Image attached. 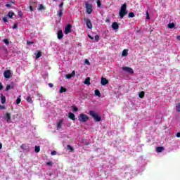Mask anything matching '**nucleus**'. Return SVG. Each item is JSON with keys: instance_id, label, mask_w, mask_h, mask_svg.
<instances>
[{"instance_id": "a18cd8bd", "label": "nucleus", "mask_w": 180, "mask_h": 180, "mask_svg": "<svg viewBox=\"0 0 180 180\" xmlns=\"http://www.w3.org/2000/svg\"><path fill=\"white\" fill-rule=\"evenodd\" d=\"M56 154H57V152L56 150L51 152V155H56Z\"/></svg>"}, {"instance_id": "37998d69", "label": "nucleus", "mask_w": 180, "mask_h": 180, "mask_svg": "<svg viewBox=\"0 0 180 180\" xmlns=\"http://www.w3.org/2000/svg\"><path fill=\"white\" fill-rule=\"evenodd\" d=\"M95 39L96 40V41H99V36L98 35H96L95 36Z\"/></svg>"}, {"instance_id": "0eeeda50", "label": "nucleus", "mask_w": 180, "mask_h": 180, "mask_svg": "<svg viewBox=\"0 0 180 180\" xmlns=\"http://www.w3.org/2000/svg\"><path fill=\"white\" fill-rule=\"evenodd\" d=\"M122 70H123V71H125L126 72H129V74H134V70H133V68H131L123 67Z\"/></svg>"}, {"instance_id": "aec40b11", "label": "nucleus", "mask_w": 180, "mask_h": 180, "mask_svg": "<svg viewBox=\"0 0 180 180\" xmlns=\"http://www.w3.org/2000/svg\"><path fill=\"white\" fill-rule=\"evenodd\" d=\"M84 84H85V85H91V78L86 77L84 80Z\"/></svg>"}, {"instance_id": "58836bf2", "label": "nucleus", "mask_w": 180, "mask_h": 180, "mask_svg": "<svg viewBox=\"0 0 180 180\" xmlns=\"http://www.w3.org/2000/svg\"><path fill=\"white\" fill-rule=\"evenodd\" d=\"M18 15L20 16V18H23V13H22V11H19Z\"/></svg>"}, {"instance_id": "b1692460", "label": "nucleus", "mask_w": 180, "mask_h": 180, "mask_svg": "<svg viewBox=\"0 0 180 180\" xmlns=\"http://www.w3.org/2000/svg\"><path fill=\"white\" fill-rule=\"evenodd\" d=\"M59 92H60V94H63L64 92H67V89H65V87L60 86Z\"/></svg>"}, {"instance_id": "c03bdc74", "label": "nucleus", "mask_w": 180, "mask_h": 180, "mask_svg": "<svg viewBox=\"0 0 180 180\" xmlns=\"http://www.w3.org/2000/svg\"><path fill=\"white\" fill-rule=\"evenodd\" d=\"M3 21L5 22H8V18L6 17L3 18Z\"/></svg>"}, {"instance_id": "bf43d9fd", "label": "nucleus", "mask_w": 180, "mask_h": 180, "mask_svg": "<svg viewBox=\"0 0 180 180\" xmlns=\"http://www.w3.org/2000/svg\"><path fill=\"white\" fill-rule=\"evenodd\" d=\"M105 22H110V19H107V20H105Z\"/></svg>"}, {"instance_id": "473e14b6", "label": "nucleus", "mask_w": 180, "mask_h": 180, "mask_svg": "<svg viewBox=\"0 0 180 180\" xmlns=\"http://www.w3.org/2000/svg\"><path fill=\"white\" fill-rule=\"evenodd\" d=\"M176 112H180V103L176 104Z\"/></svg>"}, {"instance_id": "cd10ccee", "label": "nucleus", "mask_w": 180, "mask_h": 180, "mask_svg": "<svg viewBox=\"0 0 180 180\" xmlns=\"http://www.w3.org/2000/svg\"><path fill=\"white\" fill-rule=\"evenodd\" d=\"M21 97H22V96L19 95L18 97L17 98L16 101H15L17 105H19V103H20V102H22V100L20 99Z\"/></svg>"}, {"instance_id": "79ce46f5", "label": "nucleus", "mask_w": 180, "mask_h": 180, "mask_svg": "<svg viewBox=\"0 0 180 180\" xmlns=\"http://www.w3.org/2000/svg\"><path fill=\"white\" fill-rule=\"evenodd\" d=\"M4 41L6 44H9V40L8 39H4Z\"/></svg>"}, {"instance_id": "7c9ffc66", "label": "nucleus", "mask_w": 180, "mask_h": 180, "mask_svg": "<svg viewBox=\"0 0 180 180\" xmlns=\"http://www.w3.org/2000/svg\"><path fill=\"white\" fill-rule=\"evenodd\" d=\"M67 148L68 150H70L71 153H74V148H72V146H71L70 145H68Z\"/></svg>"}, {"instance_id": "4468645a", "label": "nucleus", "mask_w": 180, "mask_h": 180, "mask_svg": "<svg viewBox=\"0 0 180 180\" xmlns=\"http://www.w3.org/2000/svg\"><path fill=\"white\" fill-rule=\"evenodd\" d=\"M11 112H6L5 120H6L7 123H9V122H11Z\"/></svg>"}, {"instance_id": "f3484780", "label": "nucleus", "mask_w": 180, "mask_h": 180, "mask_svg": "<svg viewBox=\"0 0 180 180\" xmlns=\"http://www.w3.org/2000/svg\"><path fill=\"white\" fill-rule=\"evenodd\" d=\"M15 88V84L12 83L11 84H7L6 87V91H9V89H13Z\"/></svg>"}, {"instance_id": "3c124183", "label": "nucleus", "mask_w": 180, "mask_h": 180, "mask_svg": "<svg viewBox=\"0 0 180 180\" xmlns=\"http://www.w3.org/2000/svg\"><path fill=\"white\" fill-rule=\"evenodd\" d=\"M1 89H4V86L2 85V83H0V91Z\"/></svg>"}, {"instance_id": "5701e85b", "label": "nucleus", "mask_w": 180, "mask_h": 180, "mask_svg": "<svg viewBox=\"0 0 180 180\" xmlns=\"http://www.w3.org/2000/svg\"><path fill=\"white\" fill-rule=\"evenodd\" d=\"M156 150L158 153H162V151H164V147L158 146L157 147Z\"/></svg>"}, {"instance_id": "de8ad7c7", "label": "nucleus", "mask_w": 180, "mask_h": 180, "mask_svg": "<svg viewBox=\"0 0 180 180\" xmlns=\"http://www.w3.org/2000/svg\"><path fill=\"white\" fill-rule=\"evenodd\" d=\"M13 29H18V25L14 24V25L13 26Z\"/></svg>"}, {"instance_id": "49530a36", "label": "nucleus", "mask_w": 180, "mask_h": 180, "mask_svg": "<svg viewBox=\"0 0 180 180\" xmlns=\"http://www.w3.org/2000/svg\"><path fill=\"white\" fill-rule=\"evenodd\" d=\"M146 19H150V14H148V11L146 12Z\"/></svg>"}, {"instance_id": "e2e57ef3", "label": "nucleus", "mask_w": 180, "mask_h": 180, "mask_svg": "<svg viewBox=\"0 0 180 180\" xmlns=\"http://www.w3.org/2000/svg\"><path fill=\"white\" fill-rule=\"evenodd\" d=\"M38 96H41V94H38Z\"/></svg>"}, {"instance_id": "c85d7f7f", "label": "nucleus", "mask_w": 180, "mask_h": 180, "mask_svg": "<svg viewBox=\"0 0 180 180\" xmlns=\"http://www.w3.org/2000/svg\"><path fill=\"white\" fill-rule=\"evenodd\" d=\"M94 94L96 96H98V98H101V91L98 89L94 91Z\"/></svg>"}, {"instance_id": "4c0bfd02", "label": "nucleus", "mask_w": 180, "mask_h": 180, "mask_svg": "<svg viewBox=\"0 0 180 180\" xmlns=\"http://www.w3.org/2000/svg\"><path fill=\"white\" fill-rule=\"evenodd\" d=\"M101 6H102V4L101 2V0H97V6H98V8H101Z\"/></svg>"}, {"instance_id": "864d4df0", "label": "nucleus", "mask_w": 180, "mask_h": 180, "mask_svg": "<svg viewBox=\"0 0 180 180\" xmlns=\"http://www.w3.org/2000/svg\"><path fill=\"white\" fill-rule=\"evenodd\" d=\"M6 6L7 8H11V6H12V5H11V4H6Z\"/></svg>"}, {"instance_id": "39448f33", "label": "nucleus", "mask_w": 180, "mask_h": 180, "mask_svg": "<svg viewBox=\"0 0 180 180\" xmlns=\"http://www.w3.org/2000/svg\"><path fill=\"white\" fill-rule=\"evenodd\" d=\"M29 4H30V10L31 12H33V11H34V8H37V1H30Z\"/></svg>"}, {"instance_id": "a19ab883", "label": "nucleus", "mask_w": 180, "mask_h": 180, "mask_svg": "<svg viewBox=\"0 0 180 180\" xmlns=\"http://www.w3.org/2000/svg\"><path fill=\"white\" fill-rule=\"evenodd\" d=\"M46 165H49V167H53V162H47Z\"/></svg>"}, {"instance_id": "dca6fc26", "label": "nucleus", "mask_w": 180, "mask_h": 180, "mask_svg": "<svg viewBox=\"0 0 180 180\" xmlns=\"http://www.w3.org/2000/svg\"><path fill=\"white\" fill-rule=\"evenodd\" d=\"M112 27L113 29V30H117V29H119V24H117V22H114L112 24Z\"/></svg>"}, {"instance_id": "680f3d73", "label": "nucleus", "mask_w": 180, "mask_h": 180, "mask_svg": "<svg viewBox=\"0 0 180 180\" xmlns=\"http://www.w3.org/2000/svg\"><path fill=\"white\" fill-rule=\"evenodd\" d=\"M50 176H51V175H53V173H49Z\"/></svg>"}, {"instance_id": "bb28decb", "label": "nucleus", "mask_w": 180, "mask_h": 180, "mask_svg": "<svg viewBox=\"0 0 180 180\" xmlns=\"http://www.w3.org/2000/svg\"><path fill=\"white\" fill-rule=\"evenodd\" d=\"M13 15H15V13H13V11L8 12V16L10 18V19H12V18H13Z\"/></svg>"}, {"instance_id": "5fc2aeb1", "label": "nucleus", "mask_w": 180, "mask_h": 180, "mask_svg": "<svg viewBox=\"0 0 180 180\" xmlns=\"http://www.w3.org/2000/svg\"><path fill=\"white\" fill-rule=\"evenodd\" d=\"M176 137L179 138L180 137V132L176 134Z\"/></svg>"}, {"instance_id": "052dcab7", "label": "nucleus", "mask_w": 180, "mask_h": 180, "mask_svg": "<svg viewBox=\"0 0 180 180\" xmlns=\"http://www.w3.org/2000/svg\"><path fill=\"white\" fill-rule=\"evenodd\" d=\"M2 148V143H0V150Z\"/></svg>"}, {"instance_id": "f257e3e1", "label": "nucleus", "mask_w": 180, "mask_h": 180, "mask_svg": "<svg viewBox=\"0 0 180 180\" xmlns=\"http://www.w3.org/2000/svg\"><path fill=\"white\" fill-rule=\"evenodd\" d=\"M127 13H129V12L127 11V4L126 3H124L121 6V8L119 12V16H120V19H123L124 18V16H126V15H127Z\"/></svg>"}, {"instance_id": "2f4dec72", "label": "nucleus", "mask_w": 180, "mask_h": 180, "mask_svg": "<svg viewBox=\"0 0 180 180\" xmlns=\"http://www.w3.org/2000/svg\"><path fill=\"white\" fill-rule=\"evenodd\" d=\"M122 56L123 57H127V50H126V49L123 50Z\"/></svg>"}, {"instance_id": "a211bd4d", "label": "nucleus", "mask_w": 180, "mask_h": 180, "mask_svg": "<svg viewBox=\"0 0 180 180\" xmlns=\"http://www.w3.org/2000/svg\"><path fill=\"white\" fill-rule=\"evenodd\" d=\"M69 119H71V120L75 122V115L72 112H69Z\"/></svg>"}, {"instance_id": "a878e982", "label": "nucleus", "mask_w": 180, "mask_h": 180, "mask_svg": "<svg viewBox=\"0 0 180 180\" xmlns=\"http://www.w3.org/2000/svg\"><path fill=\"white\" fill-rule=\"evenodd\" d=\"M146 95V93L144 91H141L139 94V96L141 99H143Z\"/></svg>"}, {"instance_id": "6ab92c4d", "label": "nucleus", "mask_w": 180, "mask_h": 180, "mask_svg": "<svg viewBox=\"0 0 180 180\" xmlns=\"http://www.w3.org/2000/svg\"><path fill=\"white\" fill-rule=\"evenodd\" d=\"M64 14L63 13V8L60 9L58 11V16L60 19H61V18L63 17V15Z\"/></svg>"}, {"instance_id": "2eb2a0df", "label": "nucleus", "mask_w": 180, "mask_h": 180, "mask_svg": "<svg viewBox=\"0 0 180 180\" xmlns=\"http://www.w3.org/2000/svg\"><path fill=\"white\" fill-rule=\"evenodd\" d=\"M63 122V120H59V122L57 123V130H60V129H61Z\"/></svg>"}, {"instance_id": "1a4fd4ad", "label": "nucleus", "mask_w": 180, "mask_h": 180, "mask_svg": "<svg viewBox=\"0 0 180 180\" xmlns=\"http://www.w3.org/2000/svg\"><path fill=\"white\" fill-rule=\"evenodd\" d=\"M57 36L58 40H61L64 37V34L63 33V30H59L57 32Z\"/></svg>"}, {"instance_id": "f03ea898", "label": "nucleus", "mask_w": 180, "mask_h": 180, "mask_svg": "<svg viewBox=\"0 0 180 180\" xmlns=\"http://www.w3.org/2000/svg\"><path fill=\"white\" fill-rule=\"evenodd\" d=\"M89 115L94 119L95 122H101L102 120V117H101V116L98 115V112L94 110H90Z\"/></svg>"}, {"instance_id": "c756f323", "label": "nucleus", "mask_w": 180, "mask_h": 180, "mask_svg": "<svg viewBox=\"0 0 180 180\" xmlns=\"http://www.w3.org/2000/svg\"><path fill=\"white\" fill-rule=\"evenodd\" d=\"M41 56V51H37V53L36 54V58H40Z\"/></svg>"}, {"instance_id": "412c9836", "label": "nucleus", "mask_w": 180, "mask_h": 180, "mask_svg": "<svg viewBox=\"0 0 180 180\" xmlns=\"http://www.w3.org/2000/svg\"><path fill=\"white\" fill-rule=\"evenodd\" d=\"M0 98L1 99V103H5L6 102V97L4 94H1Z\"/></svg>"}, {"instance_id": "09e8293b", "label": "nucleus", "mask_w": 180, "mask_h": 180, "mask_svg": "<svg viewBox=\"0 0 180 180\" xmlns=\"http://www.w3.org/2000/svg\"><path fill=\"white\" fill-rule=\"evenodd\" d=\"M34 42L28 41H27V44H33Z\"/></svg>"}, {"instance_id": "f704fd0d", "label": "nucleus", "mask_w": 180, "mask_h": 180, "mask_svg": "<svg viewBox=\"0 0 180 180\" xmlns=\"http://www.w3.org/2000/svg\"><path fill=\"white\" fill-rule=\"evenodd\" d=\"M134 16H136V15H134V13H133V12H130L128 14V18H134Z\"/></svg>"}, {"instance_id": "8fccbe9b", "label": "nucleus", "mask_w": 180, "mask_h": 180, "mask_svg": "<svg viewBox=\"0 0 180 180\" xmlns=\"http://www.w3.org/2000/svg\"><path fill=\"white\" fill-rule=\"evenodd\" d=\"M49 86L50 88H53V86H54V85H53L52 83H49Z\"/></svg>"}, {"instance_id": "ddd939ff", "label": "nucleus", "mask_w": 180, "mask_h": 180, "mask_svg": "<svg viewBox=\"0 0 180 180\" xmlns=\"http://www.w3.org/2000/svg\"><path fill=\"white\" fill-rule=\"evenodd\" d=\"M72 77H75V70H73L72 72V73L68 74V75H65V78H67V79H71V78Z\"/></svg>"}, {"instance_id": "603ef678", "label": "nucleus", "mask_w": 180, "mask_h": 180, "mask_svg": "<svg viewBox=\"0 0 180 180\" xmlns=\"http://www.w3.org/2000/svg\"><path fill=\"white\" fill-rule=\"evenodd\" d=\"M0 109L4 110V109H6V108H5L4 105H0Z\"/></svg>"}, {"instance_id": "13d9d810", "label": "nucleus", "mask_w": 180, "mask_h": 180, "mask_svg": "<svg viewBox=\"0 0 180 180\" xmlns=\"http://www.w3.org/2000/svg\"><path fill=\"white\" fill-rule=\"evenodd\" d=\"M176 39H177L178 40H180V35L177 36V37H176Z\"/></svg>"}, {"instance_id": "393cba45", "label": "nucleus", "mask_w": 180, "mask_h": 180, "mask_svg": "<svg viewBox=\"0 0 180 180\" xmlns=\"http://www.w3.org/2000/svg\"><path fill=\"white\" fill-rule=\"evenodd\" d=\"M167 27H169V29H174V27H175V23L174 22L169 23L167 25Z\"/></svg>"}, {"instance_id": "72a5a7b5", "label": "nucleus", "mask_w": 180, "mask_h": 180, "mask_svg": "<svg viewBox=\"0 0 180 180\" xmlns=\"http://www.w3.org/2000/svg\"><path fill=\"white\" fill-rule=\"evenodd\" d=\"M44 9H46V8H44V6H43V4H40L38 8V11H43Z\"/></svg>"}, {"instance_id": "423d86ee", "label": "nucleus", "mask_w": 180, "mask_h": 180, "mask_svg": "<svg viewBox=\"0 0 180 180\" xmlns=\"http://www.w3.org/2000/svg\"><path fill=\"white\" fill-rule=\"evenodd\" d=\"M84 21L86 22L88 29H92V22L89 18H84Z\"/></svg>"}, {"instance_id": "4d7b16f0", "label": "nucleus", "mask_w": 180, "mask_h": 180, "mask_svg": "<svg viewBox=\"0 0 180 180\" xmlns=\"http://www.w3.org/2000/svg\"><path fill=\"white\" fill-rule=\"evenodd\" d=\"M63 5H64V3H61V4L59 5L60 8H61V6H63Z\"/></svg>"}, {"instance_id": "c9c22d12", "label": "nucleus", "mask_w": 180, "mask_h": 180, "mask_svg": "<svg viewBox=\"0 0 180 180\" xmlns=\"http://www.w3.org/2000/svg\"><path fill=\"white\" fill-rule=\"evenodd\" d=\"M73 112H78V108L75 105L72 106Z\"/></svg>"}, {"instance_id": "e433bc0d", "label": "nucleus", "mask_w": 180, "mask_h": 180, "mask_svg": "<svg viewBox=\"0 0 180 180\" xmlns=\"http://www.w3.org/2000/svg\"><path fill=\"white\" fill-rule=\"evenodd\" d=\"M35 153H40V146H35Z\"/></svg>"}, {"instance_id": "6e6d98bb", "label": "nucleus", "mask_w": 180, "mask_h": 180, "mask_svg": "<svg viewBox=\"0 0 180 180\" xmlns=\"http://www.w3.org/2000/svg\"><path fill=\"white\" fill-rule=\"evenodd\" d=\"M89 39H91V40H94V37H91V35H89Z\"/></svg>"}, {"instance_id": "4be33fe9", "label": "nucleus", "mask_w": 180, "mask_h": 180, "mask_svg": "<svg viewBox=\"0 0 180 180\" xmlns=\"http://www.w3.org/2000/svg\"><path fill=\"white\" fill-rule=\"evenodd\" d=\"M27 102H28V103H33V100L32 99V96H30V95L27 96Z\"/></svg>"}, {"instance_id": "9b49d317", "label": "nucleus", "mask_w": 180, "mask_h": 180, "mask_svg": "<svg viewBox=\"0 0 180 180\" xmlns=\"http://www.w3.org/2000/svg\"><path fill=\"white\" fill-rule=\"evenodd\" d=\"M12 75V73L11 72V71L9 70H7L6 71H4V76L5 78H11V75Z\"/></svg>"}, {"instance_id": "ea45409f", "label": "nucleus", "mask_w": 180, "mask_h": 180, "mask_svg": "<svg viewBox=\"0 0 180 180\" xmlns=\"http://www.w3.org/2000/svg\"><path fill=\"white\" fill-rule=\"evenodd\" d=\"M85 64H87V65H90L91 63L89 62V60H88V59H86L84 61Z\"/></svg>"}, {"instance_id": "f8f14e48", "label": "nucleus", "mask_w": 180, "mask_h": 180, "mask_svg": "<svg viewBox=\"0 0 180 180\" xmlns=\"http://www.w3.org/2000/svg\"><path fill=\"white\" fill-rule=\"evenodd\" d=\"M109 84V80L105 77H101V84L103 86L108 85Z\"/></svg>"}, {"instance_id": "7ed1b4c3", "label": "nucleus", "mask_w": 180, "mask_h": 180, "mask_svg": "<svg viewBox=\"0 0 180 180\" xmlns=\"http://www.w3.org/2000/svg\"><path fill=\"white\" fill-rule=\"evenodd\" d=\"M78 120L82 123H85V122H88V120H89V117L84 113H81L78 117Z\"/></svg>"}, {"instance_id": "20e7f679", "label": "nucleus", "mask_w": 180, "mask_h": 180, "mask_svg": "<svg viewBox=\"0 0 180 180\" xmlns=\"http://www.w3.org/2000/svg\"><path fill=\"white\" fill-rule=\"evenodd\" d=\"M86 5V12L89 15H91L92 13V4H89L88 1L85 2Z\"/></svg>"}, {"instance_id": "6e6552de", "label": "nucleus", "mask_w": 180, "mask_h": 180, "mask_svg": "<svg viewBox=\"0 0 180 180\" xmlns=\"http://www.w3.org/2000/svg\"><path fill=\"white\" fill-rule=\"evenodd\" d=\"M20 148L22 150H24L25 151H29V150L30 149V146H29V144L27 143H22L20 146Z\"/></svg>"}, {"instance_id": "9d476101", "label": "nucleus", "mask_w": 180, "mask_h": 180, "mask_svg": "<svg viewBox=\"0 0 180 180\" xmlns=\"http://www.w3.org/2000/svg\"><path fill=\"white\" fill-rule=\"evenodd\" d=\"M71 33V24H68L65 28V34H68Z\"/></svg>"}]
</instances>
